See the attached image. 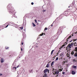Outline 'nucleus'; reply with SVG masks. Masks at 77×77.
Wrapping results in <instances>:
<instances>
[{"instance_id":"nucleus-1","label":"nucleus","mask_w":77,"mask_h":77,"mask_svg":"<svg viewBox=\"0 0 77 77\" xmlns=\"http://www.w3.org/2000/svg\"><path fill=\"white\" fill-rule=\"evenodd\" d=\"M74 45V43H69L67 46L66 48V50H68V48H71L72 47H73V45Z\"/></svg>"},{"instance_id":"nucleus-2","label":"nucleus","mask_w":77,"mask_h":77,"mask_svg":"<svg viewBox=\"0 0 77 77\" xmlns=\"http://www.w3.org/2000/svg\"><path fill=\"white\" fill-rule=\"evenodd\" d=\"M52 71V72L53 71V73L54 75H55V74H57V75H58L59 72H58V71L55 72L54 69V68L53 69Z\"/></svg>"},{"instance_id":"nucleus-3","label":"nucleus","mask_w":77,"mask_h":77,"mask_svg":"<svg viewBox=\"0 0 77 77\" xmlns=\"http://www.w3.org/2000/svg\"><path fill=\"white\" fill-rule=\"evenodd\" d=\"M75 51H77V47H75ZM74 56H75V57H77V52H76L75 54H74Z\"/></svg>"},{"instance_id":"nucleus-4","label":"nucleus","mask_w":77,"mask_h":77,"mask_svg":"<svg viewBox=\"0 0 77 77\" xmlns=\"http://www.w3.org/2000/svg\"><path fill=\"white\" fill-rule=\"evenodd\" d=\"M68 44V43H66V42H65L64 44L62 46H61V47L60 48V50H61V48H63V47H64V46H65V45H66V44Z\"/></svg>"},{"instance_id":"nucleus-5","label":"nucleus","mask_w":77,"mask_h":77,"mask_svg":"<svg viewBox=\"0 0 77 77\" xmlns=\"http://www.w3.org/2000/svg\"><path fill=\"white\" fill-rule=\"evenodd\" d=\"M73 62L74 63H77V58H75L72 60Z\"/></svg>"},{"instance_id":"nucleus-6","label":"nucleus","mask_w":77,"mask_h":77,"mask_svg":"<svg viewBox=\"0 0 77 77\" xmlns=\"http://www.w3.org/2000/svg\"><path fill=\"white\" fill-rule=\"evenodd\" d=\"M59 71H62V70H63V68H62V66H59Z\"/></svg>"},{"instance_id":"nucleus-7","label":"nucleus","mask_w":77,"mask_h":77,"mask_svg":"<svg viewBox=\"0 0 77 77\" xmlns=\"http://www.w3.org/2000/svg\"><path fill=\"white\" fill-rule=\"evenodd\" d=\"M49 72V70L48 69H45L44 71V73H46V72Z\"/></svg>"},{"instance_id":"nucleus-8","label":"nucleus","mask_w":77,"mask_h":77,"mask_svg":"<svg viewBox=\"0 0 77 77\" xmlns=\"http://www.w3.org/2000/svg\"><path fill=\"white\" fill-rule=\"evenodd\" d=\"M71 38V35H70L69 37H68L66 39V42H67L68 41V40H69V39H70V38Z\"/></svg>"},{"instance_id":"nucleus-9","label":"nucleus","mask_w":77,"mask_h":77,"mask_svg":"<svg viewBox=\"0 0 77 77\" xmlns=\"http://www.w3.org/2000/svg\"><path fill=\"white\" fill-rule=\"evenodd\" d=\"M72 75H74V74H75V72L74 71H72Z\"/></svg>"},{"instance_id":"nucleus-10","label":"nucleus","mask_w":77,"mask_h":77,"mask_svg":"<svg viewBox=\"0 0 77 77\" xmlns=\"http://www.w3.org/2000/svg\"><path fill=\"white\" fill-rule=\"evenodd\" d=\"M54 64V61L52 62L51 64V66H52V68H53V64Z\"/></svg>"},{"instance_id":"nucleus-11","label":"nucleus","mask_w":77,"mask_h":77,"mask_svg":"<svg viewBox=\"0 0 77 77\" xmlns=\"http://www.w3.org/2000/svg\"><path fill=\"white\" fill-rule=\"evenodd\" d=\"M1 63H3V62H4V60H3V58L1 59Z\"/></svg>"},{"instance_id":"nucleus-12","label":"nucleus","mask_w":77,"mask_h":77,"mask_svg":"<svg viewBox=\"0 0 77 77\" xmlns=\"http://www.w3.org/2000/svg\"><path fill=\"white\" fill-rule=\"evenodd\" d=\"M45 35V33H42V34H40V36H42L43 35Z\"/></svg>"},{"instance_id":"nucleus-13","label":"nucleus","mask_w":77,"mask_h":77,"mask_svg":"<svg viewBox=\"0 0 77 77\" xmlns=\"http://www.w3.org/2000/svg\"><path fill=\"white\" fill-rule=\"evenodd\" d=\"M46 67H47V68H49V63H48L47 64L46 66Z\"/></svg>"},{"instance_id":"nucleus-14","label":"nucleus","mask_w":77,"mask_h":77,"mask_svg":"<svg viewBox=\"0 0 77 77\" xmlns=\"http://www.w3.org/2000/svg\"><path fill=\"white\" fill-rule=\"evenodd\" d=\"M77 68V66H73V68H74V69H75Z\"/></svg>"},{"instance_id":"nucleus-15","label":"nucleus","mask_w":77,"mask_h":77,"mask_svg":"<svg viewBox=\"0 0 77 77\" xmlns=\"http://www.w3.org/2000/svg\"><path fill=\"white\" fill-rule=\"evenodd\" d=\"M54 51V50H53L52 51L51 53V54H52L53 53V51Z\"/></svg>"},{"instance_id":"nucleus-16","label":"nucleus","mask_w":77,"mask_h":77,"mask_svg":"<svg viewBox=\"0 0 77 77\" xmlns=\"http://www.w3.org/2000/svg\"><path fill=\"white\" fill-rule=\"evenodd\" d=\"M74 54V51H72L71 53V54H72V55H73Z\"/></svg>"},{"instance_id":"nucleus-17","label":"nucleus","mask_w":77,"mask_h":77,"mask_svg":"<svg viewBox=\"0 0 77 77\" xmlns=\"http://www.w3.org/2000/svg\"><path fill=\"white\" fill-rule=\"evenodd\" d=\"M74 45L75 46H77V43H76V42H75L74 43Z\"/></svg>"},{"instance_id":"nucleus-18","label":"nucleus","mask_w":77,"mask_h":77,"mask_svg":"<svg viewBox=\"0 0 77 77\" xmlns=\"http://www.w3.org/2000/svg\"><path fill=\"white\" fill-rule=\"evenodd\" d=\"M9 47H8L7 46L5 47V49H6V50H7V49L8 50L9 49Z\"/></svg>"},{"instance_id":"nucleus-19","label":"nucleus","mask_w":77,"mask_h":77,"mask_svg":"<svg viewBox=\"0 0 77 77\" xmlns=\"http://www.w3.org/2000/svg\"><path fill=\"white\" fill-rule=\"evenodd\" d=\"M32 24L33 26H34V27L36 26V25L35 24H34V23H32Z\"/></svg>"},{"instance_id":"nucleus-20","label":"nucleus","mask_w":77,"mask_h":77,"mask_svg":"<svg viewBox=\"0 0 77 77\" xmlns=\"http://www.w3.org/2000/svg\"><path fill=\"white\" fill-rule=\"evenodd\" d=\"M20 29L21 30H23V26L20 27Z\"/></svg>"},{"instance_id":"nucleus-21","label":"nucleus","mask_w":77,"mask_h":77,"mask_svg":"<svg viewBox=\"0 0 77 77\" xmlns=\"http://www.w3.org/2000/svg\"><path fill=\"white\" fill-rule=\"evenodd\" d=\"M47 74H45V75H44V77H47Z\"/></svg>"},{"instance_id":"nucleus-22","label":"nucleus","mask_w":77,"mask_h":77,"mask_svg":"<svg viewBox=\"0 0 77 77\" xmlns=\"http://www.w3.org/2000/svg\"><path fill=\"white\" fill-rule=\"evenodd\" d=\"M61 57H63V56H64V54H61Z\"/></svg>"},{"instance_id":"nucleus-23","label":"nucleus","mask_w":77,"mask_h":77,"mask_svg":"<svg viewBox=\"0 0 77 77\" xmlns=\"http://www.w3.org/2000/svg\"><path fill=\"white\" fill-rule=\"evenodd\" d=\"M65 62H66V61H63V65H65Z\"/></svg>"},{"instance_id":"nucleus-24","label":"nucleus","mask_w":77,"mask_h":77,"mask_svg":"<svg viewBox=\"0 0 77 77\" xmlns=\"http://www.w3.org/2000/svg\"><path fill=\"white\" fill-rule=\"evenodd\" d=\"M71 48H68V50H69V51H70L71 50Z\"/></svg>"},{"instance_id":"nucleus-25","label":"nucleus","mask_w":77,"mask_h":77,"mask_svg":"<svg viewBox=\"0 0 77 77\" xmlns=\"http://www.w3.org/2000/svg\"><path fill=\"white\" fill-rule=\"evenodd\" d=\"M67 57H69V54H68L67 53Z\"/></svg>"},{"instance_id":"nucleus-26","label":"nucleus","mask_w":77,"mask_h":77,"mask_svg":"<svg viewBox=\"0 0 77 77\" xmlns=\"http://www.w3.org/2000/svg\"><path fill=\"white\" fill-rule=\"evenodd\" d=\"M35 21L36 23H37V20H36L35 19Z\"/></svg>"},{"instance_id":"nucleus-27","label":"nucleus","mask_w":77,"mask_h":77,"mask_svg":"<svg viewBox=\"0 0 77 77\" xmlns=\"http://www.w3.org/2000/svg\"><path fill=\"white\" fill-rule=\"evenodd\" d=\"M15 70H16L17 69V67H14L13 68Z\"/></svg>"},{"instance_id":"nucleus-28","label":"nucleus","mask_w":77,"mask_h":77,"mask_svg":"<svg viewBox=\"0 0 77 77\" xmlns=\"http://www.w3.org/2000/svg\"><path fill=\"white\" fill-rule=\"evenodd\" d=\"M58 57H57L56 59V60H58Z\"/></svg>"},{"instance_id":"nucleus-29","label":"nucleus","mask_w":77,"mask_h":77,"mask_svg":"<svg viewBox=\"0 0 77 77\" xmlns=\"http://www.w3.org/2000/svg\"><path fill=\"white\" fill-rule=\"evenodd\" d=\"M8 26H9V25H8L7 26H5V28H6L7 27H8Z\"/></svg>"},{"instance_id":"nucleus-30","label":"nucleus","mask_w":77,"mask_h":77,"mask_svg":"<svg viewBox=\"0 0 77 77\" xmlns=\"http://www.w3.org/2000/svg\"><path fill=\"white\" fill-rule=\"evenodd\" d=\"M77 39H73V41H76L77 40Z\"/></svg>"},{"instance_id":"nucleus-31","label":"nucleus","mask_w":77,"mask_h":77,"mask_svg":"<svg viewBox=\"0 0 77 77\" xmlns=\"http://www.w3.org/2000/svg\"><path fill=\"white\" fill-rule=\"evenodd\" d=\"M45 11H46V10H43V12H45Z\"/></svg>"},{"instance_id":"nucleus-32","label":"nucleus","mask_w":77,"mask_h":77,"mask_svg":"<svg viewBox=\"0 0 77 77\" xmlns=\"http://www.w3.org/2000/svg\"><path fill=\"white\" fill-rule=\"evenodd\" d=\"M47 30V28H46L45 29V30Z\"/></svg>"},{"instance_id":"nucleus-33","label":"nucleus","mask_w":77,"mask_h":77,"mask_svg":"<svg viewBox=\"0 0 77 77\" xmlns=\"http://www.w3.org/2000/svg\"><path fill=\"white\" fill-rule=\"evenodd\" d=\"M33 4H34L33 2H32V3H31V5H33Z\"/></svg>"},{"instance_id":"nucleus-34","label":"nucleus","mask_w":77,"mask_h":77,"mask_svg":"<svg viewBox=\"0 0 77 77\" xmlns=\"http://www.w3.org/2000/svg\"><path fill=\"white\" fill-rule=\"evenodd\" d=\"M21 44L22 45H23V42H22Z\"/></svg>"},{"instance_id":"nucleus-35","label":"nucleus","mask_w":77,"mask_h":77,"mask_svg":"<svg viewBox=\"0 0 77 77\" xmlns=\"http://www.w3.org/2000/svg\"><path fill=\"white\" fill-rule=\"evenodd\" d=\"M65 73L64 72H62L63 74H65Z\"/></svg>"},{"instance_id":"nucleus-36","label":"nucleus","mask_w":77,"mask_h":77,"mask_svg":"<svg viewBox=\"0 0 77 77\" xmlns=\"http://www.w3.org/2000/svg\"><path fill=\"white\" fill-rule=\"evenodd\" d=\"M21 51H23V49H22V48H21Z\"/></svg>"},{"instance_id":"nucleus-37","label":"nucleus","mask_w":77,"mask_h":77,"mask_svg":"<svg viewBox=\"0 0 77 77\" xmlns=\"http://www.w3.org/2000/svg\"><path fill=\"white\" fill-rule=\"evenodd\" d=\"M2 27H3V26H0V28Z\"/></svg>"},{"instance_id":"nucleus-38","label":"nucleus","mask_w":77,"mask_h":77,"mask_svg":"<svg viewBox=\"0 0 77 77\" xmlns=\"http://www.w3.org/2000/svg\"><path fill=\"white\" fill-rule=\"evenodd\" d=\"M2 74H1V73H0V76L1 75H2Z\"/></svg>"},{"instance_id":"nucleus-39","label":"nucleus","mask_w":77,"mask_h":77,"mask_svg":"<svg viewBox=\"0 0 77 77\" xmlns=\"http://www.w3.org/2000/svg\"><path fill=\"white\" fill-rule=\"evenodd\" d=\"M18 67H19V66H17V68H18Z\"/></svg>"},{"instance_id":"nucleus-40","label":"nucleus","mask_w":77,"mask_h":77,"mask_svg":"<svg viewBox=\"0 0 77 77\" xmlns=\"http://www.w3.org/2000/svg\"><path fill=\"white\" fill-rule=\"evenodd\" d=\"M66 14H67V12H65V14H66Z\"/></svg>"},{"instance_id":"nucleus-41","label":"nucleus","mask_w":77,"mask_h":77,"mask_svg":"<svg viewBox=\"0 0 77 77\" xmlns=\"http://www.w3.org/2000/svg\"><path fill=\"white\" fill-rule=\"evenodd\" d=\"M54 59H55L54 57L53 58V59H54Z\"/></svg>"},{"instance_id":"nucleus-42","label":"nucleus","mask_w":77,"mask_h":77,"mask_svg":"<svg viewBox=\"0 0 77 77\" xmlns=\"http://www.w3.org/2000/svg\"><path fill=\"white\" fill-rule=\"evenodd\" d=\"M69 42H71V41H70Z\"/></svg>"},{"instance_id":"nucleus-43","label":"nucleus","mask_w":77,"mask_h":77,"mask_svg":"<svg viewBox=\"0 0 77 77\" xmlns=\"http://www.w3.org/2000/svg\"><path fill=\"white\" fill-rule=\"evenodd\" d=\"M72 36H73V34H72Z\"/></svg>"},{"instance_id":"nucleus-44","label":"nucleus","mask_w":77,"mask_h":77,"mask_svg":"<svg viewBox=\"0 0 77 77\" xmlns=\"http://www.w3.org/2000/svg\"><path fill=\"white\" fill-rule=\"evenodd\" d=\"M51 26H53V25H51Z\"/></svg>"},{"instance_id":"nucleus-45","label":"nucleus","mask_w":77,"mask_h":77,"mask_svg":"<svg viewBox=\"0 0 77 77\" xmlns=\"http://www.w3.org/2000/svg\"><path fill=\"white\" fill-rule=\"evenodd\" d=\"M70 58H71L70 57V58H69V59H70Z\"/></svg>"},{"instance_id":"nucleus-46","label":"nucleus","mask_w":77,"mask_h":77,"mask_svg":"<svg viewBox=\"0 0 77 77\" xmlns=\"http://www.w3.org/2000/svg\"><path fill=\"white\" fill-rule=\"evenodd\" d=\"M67 52H68V51H67Z\"/></svg>"},{"instance_id":"nucleus-47","label":"nucleus","mask_w":77,"mask_h":77,"mask_svg":"<svg viewBox=\"0 0 77 77\" xmlns=\"http://www.w3.org/2000/svg\"><path fill=\"white\" fill-rule=\"evenodd\" d=\"M69 7H70L69 6Z\"/></svg>"},{"instance_id":"nucleus-48","label":"nucleus","mask_w":77,"mask_h":77,"mask_svg":"<svg viewBox=\"0 0 77 77\" xmlns=\"http://www.w3.org/2000/svg\"><path fill=\"white\" fill-rule=\"evenodd\" d=\"M54 59H53V60H54Z\"/></svg>"}]
</instances>
